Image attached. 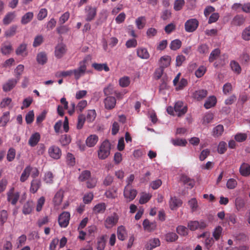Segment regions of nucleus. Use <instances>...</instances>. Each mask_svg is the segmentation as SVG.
Here are the masks:
<instances>
[{
	"label": "nucleus",
	"instance_id": "1",
	"mask_svg": "<svg viewBox=\"0 0 250 250\" xmlns=\"http://www.w3.org/2000/svg\"><path fill=\"white\" fill-rule=\"evenodd\" d=\"M110 143L108 140L104 141L101 145L98 151V158L104 160L108 157L110 153Z\"/></svg>",
	"mask_w": 250,
	"mask_h": 250
},
{
	"label": "nucleus",
	"instance_id": "2",
	"mask_svg": "<svg viewBox=\"0 0 250 250\" xmlns=\"http://www.w3.org/2000/svg\"><path fill=\"white\" fill-rule=\"evenodd\" d=\"M86 62V59H83V61L79 62V67L77 69L73 70L74 78L76 80L80 79L81 77L84 76L87 72Z\"/></svg>",
	"mask_w": 250,
	"mask_h": 250
},
{
	"label": "nucleus",
	"instance_id": "3",
	"mask_svg": "<svg viewBox=\"0 0 250 250\" xmlns=\"http://www.w3.org/2000/svg\"><path fill=\"white\" fill-rule=\"evenodd\" d=\"M137 191L131 187L125 186L124 190V196L126 202H129L133 200L136 197Z\"/></svg>",
	"mask_w": 250,
	"mask_h": 250
},
{
	"label": "nucleus",
	"instance_id": "4",
	"mask_svg": "<svg viewBox=\"0 0 250 250\" xmlns=\"http://www.w3.org/2000/svg\"><path fill=\"white\" fill-rule=\"evenodd\" d=\"M97 8L91 5H87L84 8L85 21H93L97 15Z\"/></svg>",
	"mask_w": 250,
	"mask_h": 250
},
{
	"label": "nucleus",
	"instance_id": "5",
	"mask_svg": "<svg viewBox=\"0 0 250 250\" xmlns=\"http://www.w3.org/2000/svg\"><path fill=\"white\" fill-rule=\"evenodd\" d=\"M119 216L116 213H113L111 215L106 218L104 225L106 229H110L115 226L118 222Z\"/></svg>",
	"mask_w": 250,
	"mask_h": 250
},
{
	"label": "nucleus",
	"instance_id": "6",
	"mask_svg": "<svg viewBox=\"0 0 250 250\" xmlns=\"http://www.w3.org/2000/svg\"><path fill=\"white\" fill-rule=\"evenodd\" d=\"M198 25L199 22L197 19H189L185 23V30L188 32H192L196 30Z\"/></svg>",
	"mask_w": 250,
	"mask_h": 250
},
{
	"label": "nucleus",
	"instance_id": "7",
	"mask_svg": "<svg viewBox=\"0 0 250 250\" xmlns=\"http://www.w3.org/2000/svg\"><path fill=\"white\" fill-rule=\"evenodd\" d=\"M174 112H175V115L178 117H181L187 112V107L184 106V103L181 101H178L175 104L174 107Z\"/></svg>",
	"mask_w": 250,
	"mask_h": 250
},
{
	"label": "nucleus",
	"instance_id": "8",
	"mask_svg": "<svg viewBox=\"0 0 250 250\" xmlns=\"http://www.w3.org/2000/svg\"><path fill=\"white\" fill-rule=\"evenodd\" d=\"M7 201L13 205H15L20 197V193L19 192H14V188H12L7 193Z\"/></svg>",
	"mask_w": 250,
	"mask_h": 250
},
{
	"label": "nucleus",
	"instance_id": "9",
	"mask_svg": "<svg viewBox=\"0 0 250 250\" xmlns=\"http://www.w3.org/2000/svg\"><path fill=\"white\" fill-rule=\"evenodd\" d=\"M69 213L68 212H63L59 217L58 222L59 225L61 227L66 228L69 224Z\"/></svg>",
	"mask_w": 250,
	"mask_h": 250
},
{
	"label": "nucleus",
	"instance_id": "10",
	"mask_svg": "<svg viewBox=\"0 0 250 250\" xmlns=\"http://www.w3.org/2000/svg\"><path fill=\"white\" fill-rule=\"evenodd\" d=\"M49 156L54 159H59L62 155V151L60 148L56 146H52L48 148Z\"/></svg>",
	"mask_w": 250,
	"mask_h": 250
},
{
	"label": "nucleus",
	"instance_id": "11",
	"mask_svg": "<svg viewBox=\"0 0 250 250\" xmlns=\"http://www.w3.org/2000/svg\"><path fill=\"white\" fill-rule=\"evenodd\" d=\"M104 107L107 110L113 109L116 104V100L114 97L108 96L104 99Z\"/></svg>",
	"mask_w": 250,
	"mask_h": 250
},
{
	"label": "nucleus",
	"instance_id": "12",
	"mask_svg": "<svg viewBox=\"0 0 250 250\" xmlns=\"http://www.w3.org/2000/svg\"><path fill=\"white\" fill-rule=\"evenodd\" d=\"M66 52L65 45L62 43L58 44L55 49V56L57 59H61L66 53Z\"/></svg>",
	"mask_w": 250,
	"mask_h": 250
},
{
	"label": "nucleus",
	"instance_id": "13",
	"mask_svg": "<svg viewBox=\"0 0 250 250\" xmlns=\"http://www.w3.org/2000/svg\"><path fill=\"white\" fill-rule=\"evenodd\" d=\"M207 95L208 91L207 90L199 89L192 93V97L194 99L200 101L206 97Z\"/></svg>",
	"mask_w": 250,
	"mask_h": 250
},
{
	"label": "nucleus",
	"instance_id": "14",
	"mask_svg": "<svg viewBox=\"0 0 250 250\" xmlns=\"http://www.w3.org/2000/svg\"><path fill=\"white\" fill-rule=\"evenodd\" d=\"M18 79H12L9 80L3 85L2 89L4 92H8L12 90L16 85Z\"/></svg>",
	"mask_w": 250,
	"mask_h": 250
},
{
	"label": "nucleus",
	"instance_id": "15",
	"mask_svg": "<svg viewBox=\"0 0 250 250\" xmlns=\"http://www.w3.org/2000/svg\"><path fill=\"white\" fill-rule=\"evenodd\" d=\"M40 139L41 135L40 133L35 132L30 136L28 141V145L32 147H34L38 144Z\"/></svg>",
	"mask_w": 250,
	"mask_h": 250
},
{
	"label": "nucleus",
	"instance_id": "16",
	"mask_svg": "<svg viewBox=\"0 0 250 250\" xmlns=\"http://www.w3.org/2000/svg\"><path fill=\"white\" fill-rule=\"evenodd\" d=\"M161 242L158 238H153L149 240L146 246L147 250H152V249L159 246Z\"/></svg>",
	"mask_w": 250,
	"mask_h": 250
},
{
	"label": "nucleus",
	"instance_id": "17",
	"mask_svg": "<svg viewBox=\"0 0 250 250\" xmlns=\"http://www.w3.org/2000/svg\"><path fill=\"white\" fill-rule=\"evenodd\" d=\"M12 50V45L10 42H6L1 44L0 50L2 54L4 55H8L10 54Z\"/></svg>",
	"mask_w": 250,
	"mask_h": 250
},
{
	"label": "nucleus",
	"instance_id": "18",
	"mask_svg": "<svg viewBox=\"0 0 250 250\" xmlns=\"http://www.w3.org/2000/svg\"><path fill=\"white\" fill-rule=\"evenodd\" d=\"M169 204L170 209L175 210L182 205V202L180 199L174 197L170 198Z\"/></svg>",
	"mask_w": 250,
	"mask_h": 250
},
{
	"label": "nucleus",
	"instance_id": "19",
	"mask_svg": "<svg viewBox=\"0 0 250 250\" xmlns=\"http://www.w3.org/2000/svg\"><path fill=\"white\" fill-rule=\"evenodd\" d=\"M117 235L118 238L120 240L124 241L126 239L127 237V232L124 226H120L118 227Z\"/></svg>",
	"mask_w": 250,
	"mask_h": 250
},
{
	"label": "nucleus",
	"instance_id": "20",
	"mask_svg": "<svg viewBox=\"0 0 250 250\" xmlns=\"http://www.w3.org/2000/svg\"><path fill=\"white\" fill-rule=\"evenodd\" d=\"M143 226L144 229L148 231H153L157 227L156 222H150L148 219H145L144 221Z\"/></svg>",
	"mask_w": 250,
	"mask_h": 250
},
{
	"label": "nucleus",
	"instance_id": "21",
	"mask_svg": "<svg viewBox=\"0 0 250 250\" xmlns=\"http://www.w3.org/2000/svg\"><path fill=\"white\" fill-rule=\"evenodd\" d=\"M99 140L98 136L95 134L90 135L86 140V146L88 147H93L96 145Z\"/></svg>",
	"mask_w": 250,
	"mask_h": 250
},
{
	"label": "nucleus",
	"instance_id": "22",
	"mask_svg": "<svg viewBox=\"0 0 250 250\" xmlns=\"http://www.w3.org/2000/svg\"><path fill=\"white\" fill-rule=\"evenodd\" d=\"M240 174L243 176H248L250 175V165L243 163L239 168Z\"/></svg>",
	"mask_w": 250,
	"mask_h": 250
},
{
	"label": "nucleus",
	"instance_id": "23",
	"mask_svg": "<svg viewBox=\"0 0 250 250\" xmlns=\"http://www.w3.org/2000/svg\"><path fill=\"white\" fill-rule=\"evenodd\" d=\"M63 197V191L62 190H60L56 193L53 198V203L55 206H59Z\"/></svg>",
	"mask_w": 250,
	"mask_h": 250
},
{
	"label": "nucleus",
	"instance_id": "24",
	"mask_svg": "<svg viewBox=\"0 0 250 250\" xmlns=\"http://www.w3.org/2000/svg\"><path fill=\"white\" fill-rule=\"evenodd\" d=\"M107 237V235H104L97 238V249L98 250H104Z\"/></svg>",
	"mask_w": 250,
	"mask_h": 250
},
{
	"label": "nucleus",
	"instance_id": "25",
	"mask_svg": "<svg viewBox=\"0 0 250 250\" xmlns=\"http://www.w3.org/2000/svg\"><path fill=\"white\" fill-rule=\"evenodd\" d=\"M217 102L216 98L214 96H209L207 98L204 103V107L206 109H209L215 105Z\"/></svg>",
	"mask_w": 250,
	"mask_h": 250
},
{
	"label": "nucleus",
	"instance_id": "26",
	"mask_svg": "<svg viewBox=\"0 0 250 250\" xmlns=\"http://www.w3.org/2000/svg\"><path fill=\"white\" fill-rule=\"evenodd\" d=\"M27 44L25 43L21 44L16 50V53L17 55H21L25 57L27 55Z\"/></svg>",
	"mask_w": 250,
	"mask_h": 250
},
{
	"label": "nucleus",
	"instance_id": "27",
	"mask_svg": "<svg viewBox=\"0 0 250 250\" xmlns=\"http://www.w3.org/2000/svg\"><path fill=\"white\" fill-rule=\"evenodd\" d=\"M137 56L142 59H147L149 58V54L145 48H139L137 50Z\"/></svg>",
	"mask_w": 250,
	"mask_h": 250
},
{
	"label": "nucleus",
	"instance_id": "28",
	"mask_svg": "<svg viewBox=\"0 0 250 250\" xmlns=\"http://www.w3.org/2000/svg\"><path fill=\"white\" fill-rule=\"evenodd\" d=\"M34 17L33 13L28 12L22 16L21 19V22L22 24L25 25L29 23L33 19Z\"/></svg>",
	"mask_w": 250,
	"mask_h": 250
},
{
	"label": "nucleus",
	"instance_id": "29",
	"mask_svg": "<svg viewBox=\"0 0 250 250\" xmlns=\"http://www.w3.org/2000/svg\"><path fill=\"white\" fill-rule=\"evenodd\" d=\"M221 51L219 48L214 49L210 54L208 61L209 62H212L216 60L220 56Z\"/></svg>",
	"mask_w": 250,
	"mask_h": 250
},
{
	"label": "nucleus",
	"instance_id": "30",
	"mask_svg": "<svg viewBox=\"0 0 250 250\" xmlns=\"http://www.w3.org/2000/svg\"><path fill=\"white\" fill-rule=\"evenodd\" d=\"M180 180L184 185L188 186L190 188H192L195 185L194 180L190 179L186 175H183L181 176Z\"/></svg>",
	"mask_w": 250,
	"mask_h": 250
},
{
	"label": "nucleus",
	"instance_id": "31",
	"mask_svg": "<svg viewBox=\"0 0 250 250\" xmlns=\"http://www.w3.org/2000/svg\"><path fill=\"white\" fill-rule=\"evenodd\" d=\"M36 60L38 63L42 65L44 64L47 61L46 54L44 52L39 53L37 55Z\"/></svg>",
	"mask_w": 250,
	"mask_h": 250
},
{
	"label": "nucleus",
	"instance_id": "32",
	"mask_svg": "<svg viewBox=\"0 0 250 250\" xmlns=\"http://www.w3.org/2000/svg\"><path fill=\"white\" fill-rule=\"evenodd\" d=\"M41 186V182L39 180L34 179L31 183L30 191L33 193H36Z\"/></svg>",
	"mask_w": 250,
	"mask_h": 250
},
{
	"label": "nucleus",
	"instance_id": "33",
	"mask_svg": "<svg viewBox=\"0 0 250 250\" xmlns=\"http://www.w3.org/2000/svg\"><path fill=\"white\" fill-rule=\"evenodd\" d=\"M16 17V14L14 12L8 13L3 19V23L5 25L10 24Z\"/></svg>",
	"mask_w": 250,
	"mask_h": 250
},
{
	"label": "nucleus",
	"instance_id": "34",
	"mask_svg": "<svg viewBox=\"0 0 250 250\" xmlns=\"http://www.w3.org/2000/svg\"><path fill=\"white\" fill-rule=\"evenodd\" d=\"M10 120V113L9 111L5 112L0 118V126H5Z\"/></svg>",
	"mask_w": 250,
	"mask_h": 250
},
{
	"label": "nucleus",
	"instance_id": "35",
	"mask_svg": "<svg viewBox=\"0 0 250 250\" xmlns=\"http://www.w3.org/2000/svg\"><path fill=\"white\" fill-rule=\"evenodd\" d=\"M92 66L96 70L101 71L104 70L105 72L109 71V68L106 63H93Z\"/></svg>",
	"mask_w": 250,
	"mask_h": 250
},
{
	"label": "nucleus",
	"instance_id": "36",
	"mask_svg": "<svg viewBox=\"0 0 250 250\" xmlns=\"http://www.w3.org/2000/svg\"><path fill=\"white\" fill-rule=\"evenodd\" d=\"M135 24L138 29H142L144 28L146 24L145 17L141 16L137 18L135 20Z\"/></svg>",
	"mask_w": 250,
	"mask_h": 250
},
{
	"label": "nucleus",
	"instance_id": "37",
	"mask_svg": "<svg viewBox=\"0 0 250 250\" xmlns=\"http://www.w3.org/2000/svg\"><path fill=\"white\" fill-rule=\"evenodd\" d=\"M32 167L30 166H27L25 168L20 177V181L21 182H25L28 179Z\"/></svg>",
	"mask_w": 250,
	"mask_h": 250
},
{
	"label": "nucleus",
	"instance_id": "38",
	"mask_svg": "<svg viewBox=\"0 0 250 250\" xmlns=\"http://www.w3.org/2000/svg\"><path fill=\"white\" fill-rule=\"evenodd\" d=\"M106 209V205L104 203L97 204L93 208V211L96 214L102 213Z\"/></svg>",
	"mask_w": 250,
	"mask_h": 250
},
{
	"label": "nucleus",
	"instance_id": "39",
	"mask_svg": "<svg viewBox=\"0 0 250 250\" xmlns=\"http://www.w3.org/2000/svg\"><path fill=\"white\" fill-rule=\"evenodd\" d=\"M171 61V58L169 56H164L162 57L160 59V62L161 63L160 66L166 68L170 65Z\"/></svg>",
	"mask_w": 250,
	"mask_h": 250
},
{
	"label": "nucleus",
	"instance_id": "40",
	"mask_svg": "<svg viewBox=\"0 0 250 250\" xmlns=\"http://www.w3.org/2000/svg\"><path fill=\"white\" fill-rule=\"evenodd\" d=\"M33 202L28 201L24 204L22 208V212L24 214H30L33 208Z\"/></svg>",
	"mask_w": 250,
	"mask_h": 250
},
{
	"label": "nucleus",
	"instance_id": "41",
	"mask_svg": "<svg viewBox=\"0 0 250 250\" xmlns=\"http://www.w3.org/2000/svg\"><path fill=\"white\" fill-rule=\"evenodd\" d=\"M235 205L237 210H241L245 206L244 200L241 197H237L235 200Z\"/></svg>",
	"mask_w": 250,
	"mask_h": 250
},
{
	"label": "nucleus",
	"instance_id": "42",
	"mask_svg": "<svg viewBox=\"0 0 250 250\" xmlns=\"http://www.w3.org/2000/svg\"><path fill=\"white\" fill-rule=\"evenodd\" d=\"M18 26L13 25L9 27L8 29L5 31L4 36L6 37H11L15 35L16 33Z\"/></svg>",
	"mask_w": 250,
	"mask_h": 250
},
{
	"label": "nucleus",
	"instance_id": "43",
	"mask_svg": "<svg viewBox=\"0 0 250 250\" xmlns=\"http://www.w3.org/2000/svg\"><path fill=\"white\" fill-rule=\"evenodd\" d=\"M230 66L231 70L235 73L239 74L241 72V68L239 64L235 61H232L230 62Z\"/></svg>",
	"mask_w": 250,
	"mask_h": 250
},
{
	"label": "nucleus",
	"instance_id": "44",
	"mask_svg": "<svg viewBox=\"0 0 250 250\" xmlns=\"http://www.w3.org/2000/svg\"><path fill=\"white\" fill-rule=\"evenodd\" d=\"M222 230L223 229L220 226L216 227L214 229V231L212 232V236L216 241H217L219 239L220 236L222 235Z\"/></svg>",
	"mask_w": 250,
	"mask_h": 250
},
{
	"label": "nucleus",
	"instance_id": "45",
	"mask_svg": "<svg viewBox=\"0 0 250 250\" xmlns=\"http://www.w3.org/2000/svg\"><path fill=\"white\" fill-rule=\"evenodd\" d=\"M70 136L67 134L62 135L61 136L60 142L62 146L68 145L71 142Z\"/></svg>",
	"mask_w": 250,
	"mask_h": 250
},
{
	"label": "nucleus",
	"instance_id": "46",
	"mask_svg": "<svg viewBox=\"0 0 250 250\" xmlns=\"http://www.w3.org/2000/svg\"><path fill=\"white\" fill-rule=\"evenodd\" d=\"M181 41L179 39H175L171 41L169 47L172 50H177L181 47Z\"/></svg>",
	"mask_w": 250,
	"mask_h": 250
},
{
	"label": "nucleus",
	"instance_id": "47",
	"mask_svg": "<svg viewBox=\"0 0 250 250\" xmlns=\"http://www.w3.org/2000/svg\"><path fill=\"white\" fill-rule=\"evenodd\" d=\"M90 171L89 170H85L82 172L81 174L80 175L79 177V180L81 182H83L89 179L90 178Z\"/></svg>",
	"mask_w": 250,
	"mask_h": 250
},
{
	"label": "nucleus",
	"instance_id": "48",
	"mask_svg": "<svg viewBox=\"0 0 250 250\" xmlns=\"http://www.w3.org/2000/svg\"><path fill=\"white\" fill-rule=\"evenodd\" d=\"M185 4V0H175L174 2L173 9L178 11L181 10Z\"/></svg>",
	"mask_w": 250,
	"mask_h": 250
},
{
	"label": "nucleus",
	"instance_id": "49",
	"mask_svg": "<svg viewBox=\"0 0 250 250\" xmlns=\"http://www.w3.org/2000/svg\"><path fill=\"white\" fill-rule=\"evenodd\" d=\"M245 21V18L242 15H236L233 19V22L234 25L240 26L242 25Z\"/></svg>",
	"mask_w": 250,
	"mask_h": 250
},
{
	"label": "nucleus",
	"instance_id": "50",
	"mask_svg": "<svg viewBox=\"0 0 250 250\" xmlns=\"http://www.w3.org/2000/svg\"><path fill=\"white\" fill-rule=\"evenodd\" d=\"M178 238V235L174 232L167 233L165 236L166 241L172 242L176 241Z\"/></svg>",
	"mask_w": 250,
	"mask_h": 250
},
{
	"label": "nucleus",
	"instance_id": "51",
	"mask_svg": "<svg viewBox=\"0 0 250 250\" xmlns=\"http://www.w3.org/2000/svg\"><path fill=\"white\" fill-rule=\"evenodd\" d=\"M224 131V127L222 125H219L213 128V135L218 137L222 135Z\"/></svg>",
	"mask_w": 250,
	"mask_h": 250
},
{
	"label": "nucleus",
	"instance_id": "52",
	"mask_svg": "<svg viewBox=\"0 0 250 250\" xmlns=\"http://www.w3.org/2000/svg\"><path fill=\"white\" fill-rule=\"evenodd\" d=\"M152 195L149 193H142L139 200V203L141 204H144L147 203L150 199Z\"/></svg>",
	"mask_w": 250,
	"mask_h": 250
},
{
	"label": "nucleus",
	"instance_id": "53",
	"mask_svg": "<svg viewBox=\"0 0 250 250\" xmlns=\"http://www.w3.org/2000/svg\"><path fill=\"white\" fill-rule=\"evenodd\" d=\"M213 119V115L211 113H206L203 118L202 124L207 125L211 123Z\"/></svg>",
	"mask_w": 250,
	"mask_h": 250
},
{
	"label": "nucleus",
	"instance_id": "54",
	"mask_svg": "<svg viewBox=\"0 0 250 250\" xmlns=\"http://www.w3.org/2000/svg\"><path fill=\"white\" fill-rule=\"evenodd\" d=\"M43 42V37L42 35H39L35 37L33 43V46L34 47L40 46Z\"/></svg>",
	"mask_w": 250,
	"mask_h": 250
},
{
	"label": "nucleus",
	"instance_id": "55",
	"mask_svg": "<svg viewBox=\"0 0 250 250\" xmlns=\"http://www.w3.org/2000/svg\"><path fill=\"white\" fill-rule=\"evenodd\" d=\"M227 145L225 142H221L219 143L218 146V152L220 154H224L227 150Z\"/></svg>",
	"mask_w": 250,
	"mask_h": 250
},
{
	"label": "nucleus",
	"instance_id": "56",
	"mask_svg": "<svg viewBox=\"0 0 250 250\" xmlns=\"http://www.w3.org/2000/svg\"><path fill=\"white\" fill-rule=\"evenodd\" d=\"M199 223L197 221H190L188 222V227L191 231H194L199 229Z\"/></svg>",
	"mask_w": 250,
	"mask_h": 250
},
{
	"label": "nucleus",
	"instance_id": "57",
	"mask_svg": "<svg viewBox=\"0 0 250 250\" xmlns=\"http://www.w3.org/2000/svg\"><path fill=\"white\" fill-rule=\"evenodd\" d=\"M188 205L191 209L192 212L196 211L198 208L197 201L195 198L191 199L188 202Z\"/></svg>",
	"mask_w": 250,
	"mask_h": 250
},
{
	"label": "nucleus",
	"instance_id": "58",
	"mask_svg": "<svg viewBox=\"0 0 250 250\" xmlns=\"http://www.w3.org/2000/svg\"><path fill=\"white\" fill-rule=\"evenodd\" d=\"M171 142L175 146H185L187 144V142L185 139H172Z\"/></svg>",
	"mask_w": 250,
	"mask_h": 250
},
{
	"label": "nucleus",
	"instance_id": "59",
	"mask_svg": "<svg viewBox=\"0 0 250 250\" xmlns=\"http://www.w3.org/2000/svg\"><path fill=\"white\" fill-rule=\"evenodd\" d=\"M242 38L245 41L250 40V25L243 30L242 34Z\"/></svg>",
	"mask_w": 250,
	"mask_h": 250
},
{
	"label": "nucleus",
	"instance_id": "60",
	"mask_svg": "<svg viewBox=\"0 0 250 250\" xmlns=\"http://www.w3.org/2000/svg\"><path fill=\"white\" fill-rule=\"evenodd\" d=\"M119 83L121 86L125 87L129 85L130 79L128 77H124L119 80Z\"/></svg>",
	"mask_w": 250,
	"mask_h": 250
},
{
	"label": "nucleus",
	"instance_id": "61",
	"mask_svg": "<svg viewBox=\"0 0 250 250\" xmlns=\"http://www.w3.org/2000/svg\"><path fill=\"white\" fill-rule=\"evenodd\" d=\"M53 173L50 172L48 171L45 173L44 177V181L47 183V184H52L53 182Z\"/></svg>",
	"mask_w": 250,
	"mask_h": 250
},
{
	"label": "nucleus",
	"instance_id": "62",
	"mask_svg": "<svg viewBox=\"0 0 250 250\" xmlns=\"http://www.w3.org/2000/svg\"><path fill=\"white\" fill-rule=\"evenodd\" d=\"M16 155V151L15 149L13 148H10L8 151V153L7 154V160L9 162L12 161L15 157Z\"/></svg>",
	"mask_w": 250,
	"mask_h": 250
},
{
	"label": "nucleus",
	"instance_id": "63",
	"mask_svg": "<svg viewBox=\"0 0 250 250\" xmlns=\"http://www.w3.org/2000/svg\"><path fill=\"white\" fill-rule=\"evenodd\" d=\"M24 65L22 64H19L18 65L16 68L15 69V72L16 77L17 78L18 80H19L20 78V76L21 75L22 72L24 70Z\"/></svg>",
	"mask_w": 250,
	"mask_h": 250
},
{
	"label": "nucleus",
	"instance_id": "64",
	"mask_svg": "<svg viewBox=\"0 0 250 250\" xmlns=\"http://www.w3.org/2000/svg\"><path fill=\"white\" fill-rule=\"evenodd\" d=\"M177 232L183 236L187 235L188 233L187 228L183 226H179L176 228Z\"/></svg>",
	"mask_w": 250,
	"mask_h": 250
}]
</instances>
